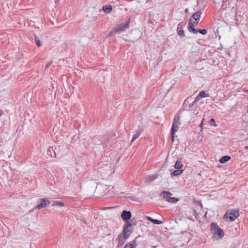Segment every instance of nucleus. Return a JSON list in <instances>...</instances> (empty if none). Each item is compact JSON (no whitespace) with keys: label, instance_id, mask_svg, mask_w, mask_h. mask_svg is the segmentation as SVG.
Segmentation results:
<instances>
[{"label":"nucleus","instance_id":"1","mask_svg":"<svg viewBox=\"0 0 248 248\" xmlns=\"http://www.w3.org/2000/svg\"><path fill=\"white\" fill-rule=\"evenodd\" d=\"M210 230L214 236H217L218 238H222L224 235L223 231L220 229L218 225L215 222L211 223Z\"/></svg>","mask_w":248,"mask_h":248},{"label":"nucleus","instance_id":"2","mask_svg":"<svg viewBox=\"0 0 248 248\" xmlns=\"http://www.w3.org/2000/svg\"><path fill=\"white\" fill-rule=\"evenodd\" d=\"M130 24V19L125 23H122L117 27L114 28L109 33L108 36H112L113 35L125 31V30L129 27Z\"/></svg>","mask_w":248,"mask_h":248},{"label":"nucleus","instance_id":"3","mask_svg":"<svg viewBox=\"0 0 248 248\" xmlns=\"http://www.w3.org/2000/svg\"><path fill=\"white\" fill-rule=\"evenodd\" d=\"M131 234V232L128 231L127 232L125 230L123 229V232L120 233L117 238V240L118 241L117 248H121L123 246L126 240L129 237V236Z\"/></svg>","mask_w":248,"mask_h":248},{"label":"nucleus","instance_id":"4","mask_svg":"<svg viewBox=\"0 0 248 248\" xmlns=\"http://www.w3.org/2000/svg\"><path fill=\"white\" fill-rule=\"evenodd\" d=\"M181 125L180 122V117L178 115H176L174 117L173 121V124L171 126V142L173 141L174 136L173 134L178 131Z\"/></svg>","mask_w":248,"mask_h":248},{"label":"nucleus","instance_id":"5","mask_svg":"<svg viewBox=\"0 0 248 248\" xmlns=\"http://www.w3.org/2000/svg\"><path fill=\"white\" fill-rule=\"evenodd\" d=\"M239 216V214L238 210H231L226 213V214L224 216V218H229L231 221H233Z\"/></svg>","mask_w":248,"mask_h":248},{"label":"nucleus","instance_id":"6","mask_svg":"<svg viewBox=\"0 0 248 248\" xmlns=\"http://www.w3.org/2000/svg\"><path fill=\"white\" fill-rule=\"evenodd\" d=\"M40 203L37 204L35 207L36 209H40L41 208L47 207L50 203L48 198H42L39 200Z\"/></svg>","mask_w":248,"mask_h":248},{"label":"nucleus","instance_id":"7","mask_svg":"<svg viewBox=\"0 0 248 248\" xmlns=\"http://www.w3.org/2000/svg\"><path fill=\"white\" fill-rule=\"evenodd\" d=\"M132 217L131 213L130 211L124 210L121 214V217L123 220L126 222H128Z\"/></svg>","mask_w":248,"mask_h":248},{"label":"nucleus","instance_id":"8","mask_svg":"<svg viewBox=\"0 0 248 248\" xmlns=\"http://www.w3.org/2000/svg\"><path fill=\"white\" fill-rule=\"evenodd\" d=\"M137 222L134 219L131 220L130 221H128L126 222L125 225L124 226V229L127 232L130 231L131 232V233L132 232L133 230L131 229H129L132 226L136 225Z\"/></svg>","mask_w":248,"mask_h":248},{"label":"nucleus","instance_id":"9","mask_svg":"<svg viewBox=\"0 0 248 248\" xmlns=\"http://www.w3.org/2000/svg\"><path fill=\"white\" fill-rule=\"evenodd\" d=\"M161 197H163L166 201L170 202V192L168 191H162L160 194Z\"/></svg>","mask_w":248,"mask_h":248},{"label":"nucleus","instance_id":"10","mask_svg":"<svg viewBox=\"0 0 248 248\" xmlns=\"http://www.w3.org/2000/svg\"><path fill=\"white\" fill-rule=\"evenodd\" d=\"M140 237V236H137L135 239L132 241L129 244H127L124 248H136L137 244V239Z\"/></svg>","mask_w":248,"mask_h":248},{"label":"nucleus","instance_id":"11","mask_svg":"<svg viewBox=\"0 0 248 248\" xmlns=\"http://www.w3.org/2000/svg\"><path fill=\"white\" fill-rule=\"evenodd\" d=\"M158 176V175L156 174L148 175L146 177L145 182L146 183L152 182L153 181H154L156 179H157Z\"/></svg>","mask_w":248,"mask_h":248},{"label":"nucleus","instance_id":"12","mask_svg":"<svg viewBox=\"0 0 248 248\" xmlns=\"http://www.w3.org/2000/svg\"><path fill=\"white\" fill-rule=\"evenodd\" d=\"M56 149V148H55L54 149L53 147H49L47 151V154L51 157H56V155L55 151V149Z\"/></svg>","mask_w":248,"mask_h":248},{"label":"nucleus","instance_id":"13","mask_svg":"<svg viewBox=\"0 0 248 248\" xmlns=\"http://www.w3.org/2000/svg\"><path fill=\"white\" fill-rule=\"evenodd\" d=\"M102 9L106 13H110L112 10V6L111 5H104L103 6Z\"/></svg>","mask_w":248,"mask_h":248},{"label":"nucleus","instance_id":"14","mask_svg":"<svg viewBox=\"0 0 248 248\" xmlns=\"http://www.w3.org/2000/svg\"><path fill=\"white\" fill-rule=\"evenodd\" d=\"M52 206H59V207H63L64 206V202L59 201H54L53 203L52 204Z\"/></svg>","mask_w":248,"mask_h":248},{"label":"nucleus","instance_id":"15","mask_svg":"<svg viewBox=\"0 0 248 248\" xmlns=\"http://www.w3.org/2000/svg\"><path fill=\"white\" fill-rule=\"evenodd\" d=\"M201 15V13L198 12L194 14L192 16L191 18H193L195 19V20L199 21V18Z\"/></svg>","mask_w":248,"mask_h":248},{"label":"nucleus","instance_id":"16","mask_svg":"<svg viewBox=\"0 0 248 248\" xmlns=\"http://www.w3.org/2000/svg\"><path fill=\"white\" fill-rule=\"evenodd\" d=\"M231 159V157L229 156H224L220 158L219 159V162L221 163H224L227 161H229Z\"/></svg>","mask_w":248,"mask_h":248},{"label":"nucleus","instance_id":"17","mask_svg":"<svg viewBox=\"0 0 248 248\" xmlns=\"http://www.w3.org/2000/svg\"><path fill=\"white\" fill-rule=\"evenodd\" d=\"M208 96V95L206 94L204 91L201 92L199 95L196 97V100H198L200 99V97H205Z\"/></svg>","mask_w":248,"mask_h":248},{"label":"nucleus","instance_id":"18","mask_svg":"<svg viewBox=\"0 0 248 248\" xmlns=\"http://www.w3.org/2000/svg\"><path fill=\"white\" fill-rule=\"evenodd\" d=\"M183 166V165L182 163V162L179 160H178L175 164V168L177 169H181Z\"/></svg>","mask_w":248,"mask_h":248},{"label":"nucleus","instance_id":"19","mask_svg":"<svg viewBox=\"0 0 248 248\" xmlns=\"http://www.w3.org/2000/svg\"><path fill=\"white\" fill-rule=\"evenodd\" d=\"M183 171V170L178 169L177 170H174L173 172V175L174 176H178L182 173Z\"/></svg>","mask_w":248,"mask_h":248},{"label":"nucleus","instance_id":"20","mask_svg":"<svg viewBox=\"0 0 248 248\" xmlns=\"http://www.w3.org/2000/svg\"><path fill=\"white\" fill-rule=\"evenodd\" d=\"M188 29L190 32L196 34L198 32V30L194 29L192 26H188Z\"/></svg>","mask_w":248,"mask_h":248},{"label":"nucleus","instance_id":"21","mask_svg":"<svg viewBox=\"0 0 248 248\" xmlns=\"http://www.w3.org/2000/svg\"><path fill=\"white\" fill-rule=\"evenodd\" d=\"M199 21H196L195 20V21H193V22H192V19H191V18H190V22L188 24V26H192V27H193V26H197L198 23H199Z\"/></svg>","mask_w":248,"mask_h":248},{"label":"nucleus","instance_id":"22","mask_svg":"<svg viewBox=\"0 0 248 248\" xmlns=\"http://www.w3.org/2000/svg\"><path fill=\"white\" fill-rule=\"evenodd\" d=\"M35 41L37 46L39 47L42 46L41 41L36 36H35Z\"/></svg>","mask_w":248,"mask_h":248},{"label":"nucleus","instance_id":"23","mask_svg":"<svg viewBox=\"0 0 248 248\" xmlns=\"http://www.w3.org/2000/svg\"><path fill=\"white\" fill-rule=\"evenodd\" d=\"M142 131H143V127H142V126H139L138 127V130L137 131V132H136V134H137L138 136H140V135L142 132Z\"/></svg>","mask_w":248,"mask_h":248},{"label":"nucleus","instance_id":"24","mask_svg":"<svg viewBox=\"0 0 248 248\" xmlns=\"http://www.w3.org/2000/svg\"><path fill=\"white\" fill-rule=\"evenodd\" d=\"M198 32L203 35L206 34L207 33V31L205 29H198Z\"/></svg>","mask_w":248,"mask_h":248},{"label":"nucleus","instance_id":"25","mask_svg":"<svg viewBox=\"0 0 248 248\" xmlns=\"http://www.w3.org/2000/svg\"><path fill=\"white\" fill-rule=\"evenodd\" d=\"M152 223H153L155 224L158 225V224H161L162 223V222L160 220L154 219Z\"/></svg>","mask_w":248,"mask_h":248},{"label":"nucleus","instance_id":"26","mask_svg":"<svg viewBox=\"0 0 248 248\" xmlns=\"http://www.w3.org/2000/svg\"><path fill=\"white\" fill-rule=\"evenodd\" d=\"M210 124L212 126H216V123L214 119H211L210 121Z\"/></svg>","mask_w":248,"mask_h":248},{"label":"nucleus","instance_id":"27","mask_svg":"<svg viewBox=\"0 0 248 248\" xmlns=\"http://www.w3.org/2000/svg\"><path fill=\"white\" fill-rule=\"evenodd\" d=\"M139 137V136H138L137 134H135L133 138H132V139L131 140V142H134L138 137Z\"/></svg>","mask_w":248,"mask_h":248},{"label":"nucleus","instance_id":"28","mask_svg":"<svg viewBox=\"0 0 248 248\" xmlns=\"http://www.w3.org/2000/svg\"><path fill=\"white\" fill-rule=\"evenodd\" d=\"M179 201L177 198L171 197V203H176Z\"/></svg>","mask_w":248,"mask_h":248},{"label":"nucleus","instance_id":"29","mask_svg":"<svg viewBox=\"0 0 248 248\" xmlns=\"http://www.w3.org/2000/svg\"><path fill=\"white\" fill-rule=\"evenodd\" d=\"M178 31V34L181 36H184V31L183 30H180L179 31Z\"/></svg>","mask_w":248,"mask_h":248},{"label":"nucleus","instance_id":"30","mask_svg":"<svg viewBox=\"0 0 248 248\" xmlns=\"http://www.w3.org/2000/svg\"><path fill=\"white\" fill-rule=\"evenodd\" d=\"M147 218L148 220L151 221L152 222H153V218H151V217H147Z\"/></svg>","mask_w":248,"mask_h":248},{"label":"nucleus","instance_id":"31","mask_svg":"<svg viewBox=\"0 0 248 248\" xmlns=\"http://www.w3.org/2000/svg\"><path fill=\"white\" fill-rule=\"evenodd\" d=\"M113 207H104L103 208L104 210H107V209H112L113 208Z\"/></svg>","mask_w":248,"mask_h":248},{"label":"nucleus","instance_id":"32","mask_svg":"<svg viewBox=\"0 0 248 248\" xmlns=\"http://www.w3.org/2000/svg\"><path fill=\"white\" fill-rule=\"evenodd\" d=\"M3 114V112L2 110H0V117L2 116Z\"/></svg>","mask_w":248,"mask_h":248},{"label":"nucleus","instance_id":"33","mask_svg":"<svg viewBox=\"0 0 248 248\" xmlns=\"http://www.w3.org/2000/svg\"><path fill=\"white\" fill-rule=\"evenodd\" d=\"M59 2V0H55V3L56 4H58Z\"/></svg>","mask_w":248,"mask_h":248},{"label":"nucleus","instance_id":"34","mask_svg":"<svg viewBox=\"0 0 248 248\" xmlns=\"http://www.w3.org/2000/svg\"><path fill=\"white\" fill-rule=\"evenodd\" d=\"M245 149H246V150L248 149V146H245Z\"/></svg>","mask_w":248,"mask_h":248},{"label":"nucleus","instance_id":"35","mask_svg":"<svg viewBox=\"0 0 248 248\" xmlns=\"http://www.w3.org/2000/svg\"><path fill=\"white\" fill-rule=\"evenodd\" d=\"M202 124H203V122L202 121L201 124V127L202 126Z\"/></svg>","mask_w":248,"mask_h":248},{"label":"nucleus","instance_id":"36","mask_svg":"<svg viewBox=\"0 0 248 248\" xmlns=\"http://www.w3.org/2000/svg\"><path fill=\"white\" fill-rule=\"evenodd\" d=\"M50 65V64H47L46 66V68L48 67Z\"/></svg>","mask_w":248,"mask_h":248},{"label":"nucleus","instance_id":"37","mask_svg":"<svg viewBox=\"0 0 248 248\" xmlns=\"http://www.w3.org/2000/svg\"><path fill=\"white\" fill-rule=\"evenodd\" d=\"M246 92L248 93V89L246 91Z\"/></svg>","mask_w":248,"mask_h":248},{"label":"nucleus","instance_id":"38","mask_svg":"<svg viewBox=\"0 0 248 248\" xmlns=\"http://www.w3.org/2000/svg\"><path fill=\"white\" fill-rule=\"evenodd\" d=\"M247 112H248V110H247Z\"/></svg>","mask_w":248,"mask_h":248}]
</instances>
